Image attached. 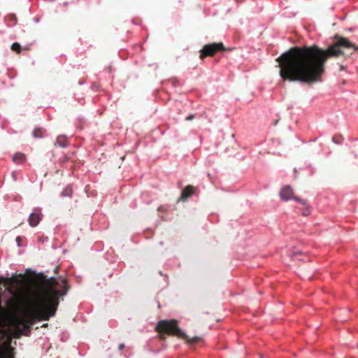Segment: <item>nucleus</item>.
Wrapping results in <instances>:
<instances>
[{
    "label": "nucleus",
    "instance_id": "nucleus-4",
    "mask_svg": "<svg viewBox=\"0 0 358 358\" xmlns=\"http://www.w3.org/2000/svg\"><path fill=\"white\" fill-rule=\"evenodd\" d=\"M225 50L226 48L222 42L207 44L205 45L200 51L201 54L199 57L201 59H203L206 57H213L217 52H222Z\"/></svg>",
    "mask_w": 358,
    "mask_h": 358
},
{
    "label": "nucleus",
    "instance_id": "nucleus-11",
    "mask_svg": "<svg viewBox=\"0 0 358 358\" xmlns=\"http://www.w3.org/2000/svg\"><path fill=\"white\" fill-rule=\"evenodd\" d=\"M11 50L17 53H20L21 51V46L18 43H14L11 45Z\"/></svg>",
    "mask_w": 358,
    "mask_h": 358
},
{
    "label": "nucleus",
    "instance_id": "nucleus-3",
    "mask_svg": "<svg viewBox=\"0 0 358 358\" xmlns=\"http://www.w3.org/2000/svg\"><path fill=\"white\" fill-rule=\"evenodd\" d=\"M155 330L159 333L160 339L164 341L166 339V335L184 339L188 344H194L201 340V338L199 336H194L189 338L179 327L178 320L174 319L159 321Z\"/></svg>",
    "mask_w": 358,
    "mask_h": 358
},
{
    "label": "nucleus",
    "instance_id": "nucleus-2",
    "mask_svg": "<svg viewBox=\"0 0 358 358\" xmlns=\"http://www.w3.org/2000/svg\"><path fill=\"white\" fill-rule=\"evenodd\" d=\"M1 284L10 288V292L16 299L15 301L10 299L7 301L9 311L6 313L4 310L1 320L3 317L6 318L9 325L15 329L17 337L22 334L28 336L31 326L35 324L36 320H49L50 317H54L59 306V297L66 292L65 290L62 293L55 288L58 282L55 278H45L42 282L36 285L29 302V308L25 313V317H22L17 313L18 303L22 296V292L20 289L13 292L11 288L14 287V284L22 285L23 281L17 277H0V285ZM65 288L68 289L66 285Z\"/></svg>",
    "mask_w": 358,
    "mask_h": 358
},
{
    "label": "nucleus",
    "instance_id": "nucleus-14",
    "mask_svg": "<svg viewBox=\"0 0 358 358\" xmlns=\"http://www.w3.org/2000/svg\"><path fill=\"white\" fill-rule=\"evenodd\" d=\"M195 117L194 115H188L187 117H186V120L187 121H190L192 120H193L194 118Z\"/></svg>",
    "mask_w": 358,
    "mask_h": 358
},
{
    "label": "nucleus",
    "instance_id": "nucleus-8",
    "mask_svg": "<svg viewBox=\"0 0 358 358\" xmlns=\"http://www.w3.org/2000/svg\"><path fill=\"white\" fill-rule=\"evenodd\" d=\"M55 145H58L61 148H66L69 145V141L65 136H59L57 138Z\"/></svg>",
    "mask_w": 358,
    "mask_h": 358
},
{
    "label": "nucleus",
    "instance_id": "nucleus-15",
    "mask_svg": "<svg viewBox=\"0 0 358 358\" xmlns=\"http://www.w3.org/2000/svg\"><path fill=\"white\" fill-rule=\"evenodd\" d=\"M20 241H21V238L20 236H17L16 238V241L17 242L18 245H20Z\"/></svg>",
    "mask_w": 358,
    "mask_h": 358
},
{
    "label": "nucleus",
    "instance_id": "nucleus-19",
    "mask_svg": "<svg viewBox=\"0 0 358 358\" xmlns=\"http://www.w3.org/2000/svg\"><path fill=\"white\" fill-rule=\"evenodd\" d=\"M344 67L343 66H341V70H343Z\"/></svg>",
    "mask_w": 358,
    "mask_h": 358
},
{
    "label": "nucleus",
    "instance_id": "nucleus-10",
    "mask_svg": "<svg viewBox=\"0 0 358 358\" xmlns=\"http://www.w3.org/2000/svg\"><path fill=\"white\" fill-rule=\"evenodd\" d=\"M44 131L42 128H36L33 131V136L34 138H42L43 136Z\"/></svg>",
    "mask_w": 358,
    "mask_h": 358
},
{
    "label": "nucleus",
    "instance_id": "nucleus-17",
    "mask_svg": "<svg viewBox=\"0 0 358 358\" xmlns=\"http://www.w3.org/2000/svg\"><path fill=\"white\" fill-rule=\"evenodd\" d=\"M42 327H48V324H43V326H42Z\"/></svg>",
    "mask_w": 358,
    "mask_h": 358
},
{
    "label": "nucleus",
    "instance_id": "nucleus-20",
    "mask_svg": "<svg viewBox=\"0 0 358 358\" xmlns=\"http://www.w3.org/2000/svg\"><path fill=\"white\" fill-rule=\"evenodd\" d=\"M0 358H10V357H0Z\"/></svg>",
    "mask_w": 358,
    "mask_h": 358
},
{
    "label": "nucleus",
    "instance_id": "nucleus-12",
    "mask_svg": "<svg viewBox=\"0 0 358 358\" xmlns=\"http://www.w3.org/2000/svg\"><path fill=\"white\" fill-rule=\"evenodd\" d=\"M72 193H73V190H72V188L70 187H67L66 188H65L62 193V196H71L72 195Z\"/></svg>",
    "mask_w": 358,
    "mask_h": 358
},
{
    "label": "nucleus",
    "instance_id": "nucleus-6",
    "mask_svg": "<svg viewBox=\"0 0 358 358\" xmlns=\"http://www.w3.org/2000/svg\"><path fill=\"white\" fill-rule=\"evenodd\" d=\"M41 220V213L39 210H35L31 213L28 222L31 227H34L37 226Z\"/></svg>",
    "mask_w": 358,
    "mask_h": 358
},
{
    "label": "nucleus",
    "instance_id": "nucleus-16",
    "mask_svg": "<svg viewBox=\"0 0 358 358\" xmlns=\"http://www.w3.org/2000/svg\"><path fill=\"white\" fill-rule=\"evenodd\" d=\"M124 348V344H120L119 345V350H122Z\"/></svg>",
    "mask_w": 358,
    "mask_h": 358
},
{
    "label": "nucleus",
    "instance_id": "nucleus-13",
    "mask_svg": "<svg viewBox=\"0 0 358 358\" xmlns=\"http://www.w3.org/2000/svg\"><path fill=\"white\" fill-rule=\"evenodd\" d=\"M310 208H306L303 210V211L302 214H303V215H304V216H308V215H310Z\"/></svg>",
    "mask_w": 358,
    "mask_h": 358
},
{
    "label": "nucleus",
    "instance_id": "nucleus-9",
    "mask_svg": "<svg viewBox=\"0 0 358 358\" xmlns=\"http://www.w3.org/2000/svg\"><path fill=\"white\" fill-rule=\"evenodd\" d=\"M25 159V155L21 152H17L13 157V161L16 164H22Z\"/></svg>",
    "mask_w": 358,
    "mask_h": 358
},
{
    "label": "nucleus",
    "instance_id": "nucleus-5",
    "mask_svg": "<svg viewBox=\"0 0 358 358\" xmlns=\"http://www.w3.org/2000/svg\"><path fill=\"white\" fill-rule=\"evenodd\" d=\"M294 194V190L289 185H286L282 187L280 192V197L284 201H288L291 199L296 201L303 206H306L307 201L304 199H301L298 196H295Z\"/></svg>",
    "mask_w": 358,
    "mask_h": 358
},
{
    "label": "nucleus",
    "instance_id": "nucleus-18",
    "mask_svg": "<svg viewBox=\"0 0 358 358\" xmlns=\"http://www.w3.org/2000/svg\"><path fill=\"white\" fill-rule=\"evenodd\" d=\"M333 140H334L336 143H338V141H336V137H334V138H333Z\"/></svg>",
    "mask_w": 358,
    "mask_h": 358
},
{
    "label": "nucleus",
    "instance_id": "nucleus-7",
    "mask_svg": "<svg viewBox=\"0 0 358 358\" xmlns=\"http://www.w3.org/2000/svg\"><path fill=\"white\" fill-rule=\"evenodd\" d=\"M195 192V189L192 185H187L182 191L179 201H185L187 198L190 197Z\"/></svg>",
    "mask_w": 358,
    "mask_h": 358
},
{
    "label": "nucleus",
    "instance_id": "nucleus-1",
    "mask_svg": "<svg viewBox=\"0 0 358 358\" xmlns=\"http://www.w3.org/2000/svg\"><path fill=\"white\" fill-rule=\"evenodd\" d=\"M358 50L348 38L340 37L326 50L316 45L295 46L276 59L279 74L284 81L299 82L312 85L322 81L325 71V63L329 57H338Z\"/></svg>",
    "mask_w": 358,
    "mask_h": 358
}]
</instances>
